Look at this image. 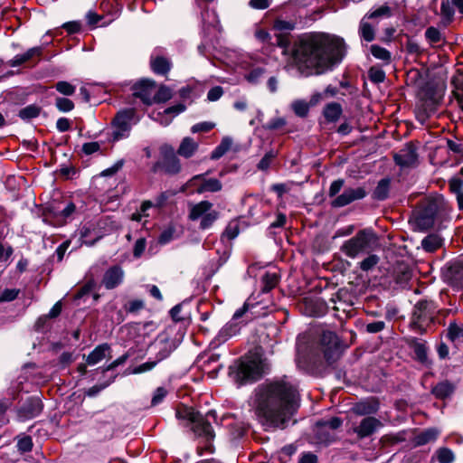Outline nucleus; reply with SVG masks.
I'll return each instance as SVG.
<instances>
[{
	"label": "nucleus",
	"instance_id": "obj_41",
	"mask_svg": "<svg viewBox=\"0 0 463 463\" xmlns=\"http://www.w3.org/2000/svg\"><path fill=\"white\" fill-rule=\"evenodd\" d=\"M378 406L376 404H371L367 402H359L354 407L355 413L359 415H367L376 412Z\"/></svg>",
	"mask_w": 463,
	"mask_h": 463
},
{
	"label": "nucleus",
	"instance_id": "obj_53",
	"mask_svg": "<svg viewBox=\"0 0 463 463\" xmlns=\"http://www.w3.org/2000/svg\"><path fill=\"white\" fill-rule=\"evenodd\" d=\"M214 126H215V124L213 122H208V121L200 122V123L194 125L191 128V132L192 133H201V132L206 133V132H209L210 130H212L214 128Z\"/></svg>",
	"mask_w": 463,
	"mask_h": 463
},
{
	"label": "nucleus",
	"instance_id": "obj_21",
	"mask_svg": "<svg viewBox=\"0 0 463 463\" xmlns=\"http://www.w3.org/2000/svg\"><path fill=\"white\" fill-rule=\"evenodd\" d=\"M199 148V143L194 141L192 137H186L182 139L180 146L177 149V154L184 158H190Z\"/></svg>",
	"mask_w": 463,
	"mask_h": 463
},
{
	"label": "nucleus",
	"instance_id": "obj_10",
	"mask_svg": "<svg viewBox=\"0 0 463 463\" xmlns=\"http://www.w3.org/2000/svg\"><path fill=\"white\" fill-rule=\"evenodd\" d=\"M366 192L363 187H348L331 202V205L335 208L344 207L356 200L364 198Z\"/></svg>",
	"mask_w": 463,
	"mask_h": 463
},
{
	"label": "nucleus",
	"instance_id": "obj_15",
	"mask_svg": "<svg viewBox=\"0 0 463 463\" xmlns=\"http://www.w3.org/2000/svg\"><path fill=\"white\" fill-rule=\"evenodd\" d=\"M434 306L432 302H419L414 310V317L420 325L428 324L434 319Z\"/></svg>",
	"mask_w": 463,
	"mask_h": 463
},
{
	"label": "nucleus",
	"instance_id": "obj_44",
	"mask_svg": "<svg viewBox=\"0 0 463 463\" xmlns=\"http://www.w3.org/2000/svg\"><path fill=\"white\" fill-rule=\"evenodd\" d=\"M40 108L37 106L30 105L20 110L19 116L23 119H31L39 116Z\"/></svg>",
	"mask_w": 463,
	"mask_h": 463
},
{
	"label": "nucleus",
	"instance_id": "obj_47",
	"mask_svg": "<svg viewBox=\"0 0 463 463\" xmlns=\"http://www.w3.org/2000/svg\"><path fill=\"white\" fill-rule=\"evenodd\" d=\"M437 459L439 463H452L454 460L453 452L447 448H441L436 452Z\"/></svg>",
	"mask_w": 463,
	"mask_h": 463
},
{
	"label": "nucleus",
	"instance_id": "obj_28",
	"mask_svg": "<svg viewBox=\"0 0 463 463\" xmlns=\"http://www.w3.org/2000/svg\"><path fill=\"white\" fill-rule=\"evenodd\" d=\"M342 114V107L339 103L331 102L324 109V116L327 121H336Z\"/></svg>",
	"mask_w": 463,
	"mask_h": 463
},
{
	"label": "nucleus",
	"instance_id": "obj_54",
	"mask_svg": "<svg viewBox=\"0 0 463 463\" xmlns=\"http://www.w3.org/2000/svg\"><path fill=\"white\" fill-rule=\"evenodd\" d=\"M140 85L145 87V89L141 91H137L135 94L140 97L145 103L150 104L152 100L149 98L148 88L152 86V82L149 80H142L140 81Z\"/></svg>",
	"mask_w": 463,
	"mask_h": 463
},
{
	"label": "nucleus",
	"instance_id": "obj_27",
	"mask_svg": "<svg viewBox=\"0 0 463 463\" xmlns=\"http://www.w3.org/2000/svg\"><path fill=\"white\" fill-rule=\"evenodd\" d=\"M279 277L277 272L267 271L262 276L261 282L262 288L261 292L266 293L274 288L279 283Z\"/></svg>",
	"mask_w": 463,
	"mask_h": 463
},
{
	"label": "nucleus",
	"instance_id": "obj_35",
	"mask_svg": "<svg viewBox=\"0 0 463 463\" xmlns=\"http://www.w3.org/2000/svg\"><path fill=\"white\" fill-rule=\"evenodd\" d=\"M390 189V180L389 179H382L374 192H373V197L377 200H384L387 198Z\"/></svg>",
	"mask_w": 463,
	"mask_h": 463
},
{
	"label": "nucleus",
	"instance_id": "obj_12",
	"mask_svg": "<svg viewBox=\"0 0 463 463\" xmlns=\"http://www.w3.org/2000/svg\"><path fill=\"white\" fill-rule=\"evenodd\" d=\"M381 426V421L376 418L365 417L361 420L359 425L354 428V432L358 438L364 439L373 434Z\"/></svg>",
	"mask_w": 463,
	"mask_h": 463
},
{
	"label": "nucleus",
	"instance_id": "obj_26",
	"mask_svg": "<svg viewBox=\"0 0 463 463\" xmlns=\"http://www.w3.org/2000/svg\"><path fill=\"white\" fill-rule=\"evenodd\" d=\"M455 390V386L449 382H441L438 383L432 390L433 394L439 399H445L450 396Z\"/></svg>",
	"mask_w": 463,
	"mask_h": 463
},
{
	"label": "nucleus",
	"instance_id": "obj_17",
	"mask_svg": "<svg viewBox=\"0 0 463 463\" xmlns=\"http://www.w3.org/2000/svg\"><path fill=\"white\" fill-rule=\"evenodd\" d=\"M437 213L436 205L430 203L425 209L420 210L416 216V222L420 228H429L433 225Z\"/></svg>",
	"mask_w": 463,
	"mask_h": 463
},
{
	"label": "nucleus",
	"instance_id": "obj_49",
	"mask_svg": "<svg viewBox=\"0 0 463 463\" xmlns=\"http://www.w3.org/2000/svg\"><path fill=\"white\" fill-rule=\"evenodd\" d=\"M274 28L279 32H289L295 29V23L283 19H277L274 22Z\"/></svg>",
	"mask_w": 463,
	"mask_h": 463
},
{
	"label": "nucleus",
	"instance_id": "obj_14",
	"mask_svg": "<svg viewBox=\"0 0 463 463\" xmlns=\"http://www.w3.org/2000/svg\"><path fill=\"white\" fill-rule=\"evenodd\" d=\"M184 109L185 107L183 104H177L165 109L163 112H153L150 117L153 120L159 122L161 125L168 126L171 123L172 118L183 112Z\"/></svg>",
	"mask_w": 463,
	"mask_h": 463
},
{
	"label": "nucleus",
	"instance_id": "obj_46",
	"mask_svg": "<svg viewBox=\"0 0 463 463\" xmlns=\"http://www.w3.org/2000/svg\"><path fill=\"white\" fill-rule=\"evenodd\" d=\"M172 97H173V92H172L171 89H169L165 86H161L158 89L157 92L155 94L153 99L155 102H165V101L169 100Z\"/></svg>",
	"mask_w": 463,
	"mask_h": 463
},
{
	"label": "nucleus",
	"instance_id": "obj_3",
	"mask_svg": "<svg viewBox=\"0 0 463 463\" xmlns=\"http://www.w3.org/2000/svg\"><path fill=\"white\" fill-rule=\"evenodd\" d=\"M378 244V238L372 229L359 231L355 236L347 240L341 246V250L349 258L368 253Z\"/></svg>",
	"mask_w": 463,
	"mask_h": 463
},
{
	"label": "nucleus",
	"instance_id": "obj_57",
	"mask_svg": "<svg viewBox=\"0 0 463 463\" xmlns=\"http://www.w3.org/2000/svg\"><path fill=\"white\" fill-rule=\"evenodd\" d=\"M345 184V181L343 179H337L332 182L330 184L329 190H328V196L334 197V199L336 197L337 194L341 191Z\"/></svg>",
	"mask_w": 463,
	"mask_h": 463
},
{
	"label": "nucleus",
	"instance_id": "obj_9",
	"mask_svg": "<svg viewBox=\"0 0 463 463\" xmlns=\"http://www.w3.org/2000/svg\"><path fill=\"white\" fill-rule=\"evenodd\" d=\"M321 345L325 359L329 364H334L341 354L338 336L331 331L324 332L321 337Z\"/></svg>",
	"mask_w": 463,
	"mask_h": 463
},
{
	"label": "nucleus",
	"instance_id": "obj_39",
	"mask_svg": "<svg viewBox=\"0 0 463 463\" xmlns=\"http://www.w3.org/2000/svg\"><path fill=\"white\" fill-rule=\"evenodd\" d=\"M43 409L41 401L38 398H31L27 402L24 410L27 415L31 418L38 415Z\"/></svg>",
	"mask_w": 463,
	"mask_h": 463
},
{
	"label": "nucleus",
	"instance_id": "obj_20",
	"mask_svg": "<svg viewBox=\"0 0 463 463\" xmlns=\"http://www.w3.org/2000/svg\"><path fill=\"white\" fill-rule=\"evenodd\" d=\"M154 347L157 350L154 359L155 361H158V363L167 358L175 349L173 342L167 338L156 340L154 344Z\"/></svg>",
	"mask_w": 463,
	"mask_h": 463
},
{
	"label": "nucleus",
	"instance_id": "obj_16",
	"mask_svg": "<svg viewBox=\"0 0 463 463\" xmlns=\"http://www.w3.org/2000/svg\"><path fill=\"white\" fill-rule=\"evenodd\" d=\"M124 278V272L118 266H113L109 269L103 277V284L108 289H112L118 286Z\"/></svg>",
	"mask_w": 463,
	"mask_h": 463
},
{
	"label": "nucleus",
	"instance_id": "obj_59",
	"mask_svg": "<svg viewBox=\"0 0 463 463\" xmlns=\"http://www.w3.org/2000/svg\"><path fill=\"white\" fill-rule=\"evenodd\" d=\"M43 48L42 47H33L29 49L26 52L21 54L24 62L30 61L33 57H39L42 55Z\"/></svg>",
	"mask_w": 463,
	"mask_h": 463
},
{
	"label": "nucleus",
	"instance_id": "obj_56",
	"mask_svg": "<svg viewBox=\"0 0 463 463\" xmlns=\"http://www.w3.org/2000/svg\"><path fill=\"white\" fill-rule=\"evenodd\" d=\"M61 301H58L55 303V305L51 308L48 315L42 317L38 319L37 324H40L42 321L47 319V318H55L57 317L61 312Z\"/></svg>",
	"mask_w": 463,
	"mask_h": 463
},
{
	"label": "nucleus",
	"instance_id": "obj_30",
	"mask_svg": "<svg viewBox=\"0 0 463 463\" xmlns=\"http://www.w3.org/2000/svg\"><path fill=\"white\" fill-rule=\"evenodd\" d=\"M255 307V305L251 302L250 298H248L243 304V307L233 313V320L240 319L245 316V321L251 320L255 313L251 311Z\"/></svg>",
	"mask_w": 463,
	"mask_h": 463
},
{
	"label": "nucleus",
	"instance_id": "obj_50",
	"mask_svg": "<svg viewBox=\"0 0 463 463\" xmlns=\"http://www.w3.org/2000/svg\"><path fill=\"white\" fill-rule=\"evenodd\" d=\"M379 261L377 255L372 254L360 262V268L364 271L372 269Z\"/></svg>",
	"mask_w": 463,
	"mask_h": 463
},
{
	"label": "nucleus",
	"instance_id": "obj_37",
	"mask_svg": "<svg viewBox=\"0 0 463 463\" xmlns=\"http://www.w3.org/2000/svg\"><path fill=\"white\" fill-rule=\"evenodd\" d=\"M222 189V184L219 180L214 178L205 179L202 184L197 188L198 193L203 192H217Z\"/></svg>",
	"mask_w": 463,
	"mask_h": 463
},
{
	"label": "nucleus",
	"instance_id": "obj_51",
	"mask_svg": "<svg viewBox=\"0 0 463 463\" xmlns=\"http://www.w3.org/2000/svg\"><path fill=\"white\" fill-rule=\"evenodd\" d=\"M440 14L447 21H450L454 15V11L452 6L450 5L449 0H442L440 6Z\"/></svg>",
	"mask_w": 463,
	"mask_h": 463
},
{
	"label": "nucleus",
	"instance_id": "obj_61",
	"mask_svg": "<svg viewBox=\"0 0 463 463\" xmlns=\"http://www.w3.org/2000/svg\"><path fill=\"white\" fill-rule=\"evenodd\" d=\"M17 448L22 452H28L33 448L32 439L30 437H24L17 442Z\"/></svg>",
	"mask_w": 463,
	"mask_h": 463
},
{
	"label": "nucleus",
	"instance_id": "obj_25",
	"mask_svg": "<svg viewBox=\"0 0 463 463\" xmlns=\"http://www.w3.org/2000/svg\"><path fill=\"white\" fill-rule=\"evenodd\" d=\"M151 68L155 73L165 75L169 71L171 63L166 58L156 56L151 59Z\"/></svg>",
	"mask_w": 463,
	"mask_h": 463
},
{
	"label": "nucleus",
	"instance_id": "obj_33",
	"mask_svg": "<svg viewBox=\"0 0 463 463\" xmlns=\"http://www.w3.org/2000/svg\"><path fill=\"white\" fill-rule=\"evenodd\" d=\"M158 364V361H155V359H149L147 362L141 364L133 368H128L126 372L128 374H139L149 372L153 370Z\"/></svg>",
	"mask_w": 463,
	"mask_h": 463
},
{
	"label": "nucleus",
	"instance_id": "obj_22",
	"mask_svg": "<svg viewBox=\"0 0 463 463\" xmlns=\"http://www.w3.org/2000/svg\"><path fill=\"white\" fill-rule=\"evenodd\" d=\"M410 347L412 349L415 357L420 363H425L427 361V346L426 343L422 340L411 339L410 341Z\"/></svg>",
	"mask_w": 463,
	"mask_h": 463
},
{
	"label": "nucleus",
	"instance_id": "obj_8",
	"mask_svg": "<svg viewBox=\"0 0 463 463\" xmlns=\"http://www.w3.org/2000/svg\"><path fill=\"white\" fill-rule=\"evenodd\" d=\"M342 425V420L338 417L327 420L318 421L314 429L317 439L320 443L328 444L335 439L334 430Z\"/></svg>",
	"mask_w": 463,
	"mask_h": 463
},
{
	"label": "nucleus",
	"instance_id": "obj_48",
	"mask_svg": "<svg viewBox=\"0 0 463 463\" xmlns=\"http://www.w3.org/2000/svg\"><path fill=\"white\" fill-rule=\"evenodd\" d=\"M425 37L430 43H438L442 38L440 31L433 26L426 30Z\"/></svg>",
	"mask_w": 463,
	"mask_h": 463
},
{
	"label": "nucleus",
	"instance_id": "obj_11",
	"mask_svg": "<svg viewBox=\"0 0 463 463\" xmlns=\"http://www.w3.org/2000/svg\"><path fill=\"white\" fill-rule=\"evenodd\" d=\"M161 154L163 156L162 168L171 175L180 172L181 164L180 160L175 154L174 148L170 146L165 145L161 146Z\"/></svg>",
	"mask_w": 463,
	"mask_h": 463
},
{
	"label": "nucleus",
	"instance_id": "obj_19",
	"mask_svg": "<svg viewBox=\"0 0 463 463\" xmlns=\"http://www.w3.org/2000/svg\"><path fill=\"white\" fill-rule=\"evenodd\" d=\"M369 18H365V15L361 19L359 24L358 33L359 36L367 43H371L375 38V28L377 22L370 23Z\"/></svg>",
	"mask_w": 463,
	"mask_h": 463
},
{
	"label": "nucleus",
	"instance_id": "obj_42",
	"mask_svg": "<svg viewBox=\"0 0 463 463\" xmlns=\"http://www.w3.org/2000/svg\"><path fill=\"white\" fill-rule=\"evenodd\" d=\"M291 108L295 114L301 118L306 117L309 111V106L305 100H295L291 104Z\"/></svg>",
	"mask_w": 463,
	"mask_h": 463
},
{
	"label": "nucleus",
	"instance_id": "obj_7",
	"mask_svg": "<svg viewBox=\"0 0 463 463\" xmlns=\"http://www.w3.org/2000/svg\"><path fill=\"white\" fill-rule=\"evenodd\" d=\"M258 60L252 55H242L236 60V66L250 71L245 74V79L251 84L259 83L264 77L266 70L261 67H255Z\"/></svg>",
	"mask_w": 463,
	"mask_h": 463
},
{
	"label": "nucleus",
	"instance_id": "obj_36",
	"mask_svg": "<svg viewBox=\"0 0 463 463\" xmlns=\"http://www.w3.org/2000/svg\"><path fill=\"white\" fill-rule=\"evenodd\" d=\"M232 147V140L230 137H224L221 144L216 146L211 155V159L217 160L221 158Z\"/></svg>",
	"mask_w": 463,
	"mask_h": 463
},
{
	"label": "nucleus",
	"instance_id": "obj_1",
	"mask_svg": "<svg viewBox=\"0 0 463 463\" xmlns=\"http://www.w3.org/2000/svg\"><path fill=\"white\" fill-rule=\"evenodd\" d=\"M345 54L344 39L326 33H313L297 42L291 53L292 64L304 77L321 75L332 71Z\"/></svg>",
	"mask_w": 463,
	"mask_h": 463
},
{
	"label": "nucleus",
	"instance_id": "obj_2",
	"mask_svg": "<svg viewBox=\"0 0 463 463\" xmlns=\"http://www.w3.org/2000/svg\"><path fill=\"white\" fill-rule=\"evenodd\" d=\"M254 404L262 424L267 428L284 429L299 407L296 386L287 377L260 385Z\"/></svg>",
	"mask_w": 463,
	"mask_h": 463
},
{
	"label": "nucleus",
	"instance_id": "obj_38",
	"mask_svg": "<svg viewBox=\"0 0 463 463\" xmlns=\"http://www.w3.org/2000/svg\"><path fill=\"white\" fill-rule=\"evenodd\" d=\"M438 101L436 99L431 98L429 100L422 101L418 105V109L422 114L423 118L430 117L435 112Z\"/></svg>",
	"mask_w": 463,
	"mask_h": 463
},
{
	"label": "nucleus",
	"instance_id": "obj_55",
	"mask_svg": "<svg viewBox=\"0 0 463 463\" xmlns=\"http://www.w3.org/2000/svg\"><path fill=\"white\" fill-rule=\"evenodd\" d=\"M167 393H168V391L165 387L156 388L153 394V397L151 400V404L153 406H156V405L161 403Z\"/></svg>",
	"mask_w": 463,
	"mask_h": 463
},
{
	"label": "nucleus",
	"instance_id": "obj_29",
	"mask_svg": "<svg viewBox=\"0 0 463 463\" xmlns=\"http://www.w3.org/2000/svg\"><path fill=\"white\" fill-rule=\"evenodd\" d=\"M101 236V234L95 232L92 224L85 225L80 230V237L83 239V242L88 245H92Z\"/></svg>",
	"mask_w": 463,
	"mask_h": 463
},
{
	"label": "nucleus",
	"instance_id": "obj_32",
	"mask_svg": "<svg viewBox=\"0 0 463 463\" xmlns=\"http://www.w3.org/2000/svg\"><path fill=\"white\" fill-rule=\"evenodd\" d=\"M392 14V9L387 5H383L379 6L378 8L368 12L365 14V18H369L371 20L378 19V18H388Z\"/></svg>",
	"mask_w": 463,
	"mask_h": 463
},
{
	"label": "nucleus",
	"instance_id": "obj_45",
	"mask_svg": "<svg viewBox=\"0 0 463 463\" xmlns=\"http://www.w3.org/2000/svg\"><path fill=\"white\" fill-rule=\"evenodd\" d=\"M55 106L61 112H70L74 109V103L71 99L62 97L55 99Z\"/></svg>",
	"mask_w": 463,
	"mask_h": 463
},
{
	"label": "nucleus",
	"instance_id": "obj_64",
	"mask_svg": "<svg viewBox=\"0 0 463 463\" xmlns=\"http://www.w3.org/2000/svg\"><path fill=\"white\" fill-rule=\"evenodd\" d=\"M298 463H317V457L312 452H305L301 455Z\"/></svg>",
	"mask_w": 463,
	"mask_h": 463
},
{
	"label": "nucleus",
	"instance_id": "obj_13",
	"mask_svg": "<svg viewBox=\"0 0 463 463\" xmlns=\"http://www.w3.org/2000/svg\"><path fill=\"white\" fill-rule=\"evenodd\" d=\"M417 158L416 148L411 144L406 145L394 156L395 163L401 166H412L416 164Z\"/></svg>",
	"mask_w": 463,
	"mask_h": 463
},
{
	"label": "nucleus",
	"instance_id": "obj_60",
	"mask_svg": "<svg viewBox=\"0 0 463 463\" xmlns=\"http://www.w3.org/2000/svg\"><path fill=\"white\" fill-rule=\"evenodd\" d=\"M449 188L450 191L455 194V195H458V194L463 193L462 187H463V181L458 177H454L450 179L449 181Z\"/></svg>",
	"mask_w": 463,
	"mask_h": 463
},
{
	"label": "nucleus",
	"instance_id": "obj_24",
	"mask_svg": "<svg viewBox=\"0 0 463 463\" xmlns=\"http://www.w3.org/2000/svg\"><path fill=\"white\" fill-rule=\"evenodd\" d=\"M439 434V431L435 428L427 429L415 436L414 442L418 446L425 445L434 441Z\"/></svg>",
	"mask_w": 463,
	"mask_h": 463
},
{
	"label": "nucleus",
	"instance_id": "obj_40",
	"mask_svg": "<svg viewBox=\"0 0 463 463\" xmlns=\"http://www.w3.org/2000/svg\"><path fill=\"white\" fill-rule=\"evenodd\" d=\"M371 53L374 58L383 61L389 62L391 61L390 52L379 45L373 44L371 46Z\"/></svg>",
	"mask_w": 463,
	"mask_h": 463
},
{
	"label": "nucleus",
	"instance_id": "obj_18",
	"mask_svg": "<svg viewBox=\"0 0 463 463\" xmlns=\"http://www.w3.org/2000/svg\"><path fill=\"white\" fill-rule=\"evenodd\" d=\"M111 348L109 344H101L96 346L93 351L86 357V363L93 366L102 360L110 357Z\"/></svg>",
	"mask_w": 463,
	"mask_h": 463
},
{
	"label": "nucleus",
	"instance_id": "obj_23",
	"mask_svg": "<svg viewBox=\"0 0 463 463\" xmlns=\"http://www.w3.org/2000/svg\"><path fill=\"white\" fill-rule=\"evenodd\" d=\"M212 203L207 201L200 202L191 207L189 218L193 221L202 219L204 214L211 211Z\"/></svg>",
	"mask_w": 463,
	"mask_h": 463
},
{
	"label": "nucleus",
	"instance_id": "obj_58",
	"mask_svg": "<svg viewBox=\"0 0 463 463\" xmlns=\"http://www.w3.org/2000/svg\"><path fill=\"white\" fill-rule=\"evenodd\" d=\"M370 80L375 83L383 82L385 79V73L380 69L372 68L369 71Z\"/></svg>",
	"mask_w": 463,
	"mask_h": 463
},
{
	"label": "nucleus",
	"instance_id": "obj_5",
	"mask_svg": "<svg viewBox=\"0 0 463 463\" xmlns=\"http://www.w3.org/2000/svg\"><path fill=\"white\" fill-rule=\"evenodd\" d=\"M265 373V364L258 352H250L241 361L237 377L243 381H256Z\"/></svg>",
	"mask_w": 463,
	"mask_h": 463
},
{
	"label": "nucleus",
	"instance_id": "obj_31",
	"mask_svg": "<svg viewBox=\"0 0 463 463\" xmlns=\"http://www.w3.org/2000/svg\"><path fill=\"white\" fill-rule=\"evenodd\" d=\"M442 244V239L438 234H430L426 236L422 241V248L429 252H432L439 249Z\"/></svg>",
	"mask_w": 463,
	"mask_h": 463
},
{
	"label": "nucleus",
	"instance_id": "obj_63",
	"mask_svg": "<svg viewBox=\"0 0 463 463\" xmlns=\"http://www.w3.org/2000/svg\"><path fill=\"white\" fill-rule=\"evenodd\" d=\"M146 246V240L144 238L138 239L134 245V256L139 258L145 251Z\"/></svg>",
	"mask_w": 463,
	"mask_h": 463
},
{
	"label": "nucleus",
	"instance_id": "obj_34",
	"mask_svg": "<svg viewBox=\"0 0 463 463\" xmlns=\"http://www.w3.org/2000/svg\"><path fill=\"white\" fill-rule=\"evenodd\" d=\"M448 338L453 343H458L463 340V328L455 322H451L448 327Z\"/></svg>",
	"mask_w": 463,
	"mask_h": 463
},
{
	"label": "nucleus",
	"instance_id": "obj_6",
	"mask_svg": "<svg viewBox=\"0 0 463 463\" xmlns=\"http://www.w3.org/2000/svg\"><path fill=\"white\" fill-rule=\"evenodd\" d=\"M139 118L136 116L133 109H127L118 112L113 120V138L119 140L127 137L130 132L131 127L137 124Z\"/></svg>",
	"mask_w": 463,
	"mask_h": 463
},
{
	"label": "nucleus",
	"instance_id": "obj_4",
	"mask_svg": "<svg viewBox=\"0 0 463 463\" xmlns=\"http://www.w3.org/2000/svg\"><path fill=\"white\" fill-rule=\"evenodd\" d=\"M178 420H186L192 425V430L195 435L205 439L206 442L211 441L213 437V430L211 424L193 408L182 406L176 411Z\"/></svg>",
	"mask_w": 463,
	"mask_h": 463
},
{
	"label": "nucleus",
	"instance_id": "obj_62",
	"mask_svg": "<svg viewBox=\"0 0 463 463\" xmlns=\"http://www.w3.org/2000/svg\"><path fill=\"white\" fill-rule=\"evenodd\" d=\"M128 358V354H125L119 356L118 358L114 360L112 363H110L108 366H106L103 369V372L105 373V372H109V371L114 370L118 365L125 364L127 362Z\"/></svg>",
	"mask_w": 463,
	"mask_h": 463
},
{
	"label": "nucleus",
	"instance_id": "obj_43",
	"mask_svg": "<svg viewBox=\"0 0 463 463\" xmlns=\"http://www.w3.org/2000/svg\"><path fill=\"white\" fill-rule=\"evenodd\" d=\"M55 89L58 92L64 96H71L75 93L76 90V87L74 85L65 80L58 81L55 84Z\"/></svg>",
	"mask_w": 463,
	"mask_h": 463
},
{
	"label": "nucleus",
	"instance_id": "obj_52",
	"mask_svg": "<svg viewBox=\"0 0 463 463\" xmlns=\"http://www.w3.org/2000/svg\"><path fill=\"white\" fill-rule=\"evenodd\" d=\"M217 219V213L214 211H210L206 214L203 216L201 219L200 228L201 229H208L213 223V222Z\"/></svg>",
	"mask_w": 463,
	"mask_h": 463
}]
</instances>
